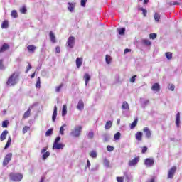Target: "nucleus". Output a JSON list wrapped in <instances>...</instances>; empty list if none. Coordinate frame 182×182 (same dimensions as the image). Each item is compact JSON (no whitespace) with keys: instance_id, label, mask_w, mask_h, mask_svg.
I'll return each instance as SVG.
<instances>
[{"instance_id":"1","label":"nucleus","mask_w":182,"mask_h":182,"mask_svg":"<svg viewBox=\"0 0 182 182\" xmlns=\"http://www.w3.org/2000/svg\"><path fill=\"white\" fill-rule=\"evenodd\" d=\"M19 77V74L17 73H14L11 75L8 78L6 85L7 86H15L16 83H18V78Z\"/></svg>"},{"instance_id":"2","label":"nucleus","mask_w":182,"mask_h":182,"mask_svg":"<svg viewBox=\"0 0 182 182\" xmlns=\"http://www.w3.org/2000/svg\"><path fill=\"white\" fill-rule=\"evenodd\" d=\"M83 129V127L80 125H77L74 127L73 130L70 132L71 136L73 137H79L82 133V129Z\"/></svg>"},{"instance_id":"3","label":"nucleus","mask_w":182,"mask_h":182,"mask_svg":"<svg viewBox=\"0 0 182 182\" xmlns=\"http://www.w3.org/2000/svg\"><path fill=\"white\" fill-rule=\"evenodd\" d=\"M9 176L10 180H12L13 181H21V180L23 178V175L18 173H11Z\"/></svg>"},{"instance_id":"4","label":"nucleus","mask_w":182,"mask_h":182,"mask_svg":"<svg viewBox=\"0 0 182 182\" xmlns=\"http://www.w3.org/2000/svg\"><path fill=\"white\" fill-rule=\"evenodd\" d=\"M11 160H12V153H9L4 159L3 167H6V166H8V164L9 163V161H11Z\"/></svg>"},{"instance_id":"5","label":"nucleus","mask_w":182,"mask_h":182,"mask_svg":"<svg viewBox=\"0 0 182 182\" xmlns=\"http://www.w3.org/2000/svg\"><path fill=\"white\" fill-rule=\"evenodd\" d=\"M67 46L68 48H70V49L73 48V46H75V37L70 36L67 41Z\"/></svg>"},{"instance_id":"6","label":"nucleus","mask_w":182,"mask_h":182,"mask_svg":"<svg viewBox=\"0 0 182 182\" xmlns=\"http://www.w3.org/2000/svg\"><path fill=\"white\" fill-rule=\"evenodd\" d=\"M176 170L177 167L173 166L168 172V178H173L174 177V174H176Z\"/></svg>"},{"instance_id":"7","label":"nucleus","mask_w":182,"mask_h":182,"mask_svg":"<svg viewBox=\"0 0 182 182\" xmlns=\"http://www.w3.org/2000/svg\"><path fill=\"white\" fill-rule=\"evenodd\" d=\"M144 164L146 165V167H152V166L154 165V159L147 158L145 159Z\"/></svg>"},{"instance_id":"8","label":"nucleus","mask_w":182,"mask_h":182,"mask_svg":"<svg viewBox=\"0 0 182 182\" xmlns=\"http://www.w3.org/2000/svg\"><path fill=\"white\" fill-rule=\"evenodd\" d=\"M140 161L139 157H135L134 159L129 161L128 165L130 167H134V166H136L137 164V162Z\"/></svg>"},{"instance_id":"9","label":"nucleus","mask_w":182,"mask_h":182,"mask_svg":"<svg viewBox=\"0 0 182 182\" xmlns=\"http://www.w3.org/2000/svg\"><path fill=\"white\" fill-rule=\"evenodd\" d=\"M143 132L145 134L146 139H150L151 137V131H150L149 127H144Z\"/></svg>"},{"instance_id":"10","label":"nucleus","mask_w":182,"mask_h":182,"mask_svg":"<svg viewBox=\"0 0 182 182\" xmlns=\"http://www.w3.org/2000/svg\"><path fill=\"white\" fill-rule=\"evenodd\" d=\"M63 147H65V145L60 143L53 144V149L55 150H62Z\"/></svg>"},{"instance_id":"11","label":"nucleus","mask_w":182,"mask_h":182,"mask_svg":"<svg viewBox=\"0 0 182 182\" xmlns=\"http://www.w3.org/2000/svg\"><path fill=\"white\" fill-rule=\"evenodd\" d=\"M58 116V107L56 105L54 106V110L52 116V122H56V117Z\"/></svg>"},{"instance_id":"12","label":"nucleus","mask_w":182,"mask_h":182,"mask_svg":"<svg viewBox=\"0 0 182 182\" xmlns=\"http://www.w3.org/2000/svg\"><path fill=\"white\" fill-rule=\"evenodd\" d=\"M75 63L77 68L79 69L80 66H82V64L83 63V58H77L75 60Z\"/></svg>"},{"instance_id":"13","label":"nucleus","mask_w":182,"mask_h":182,"mask_svg":"<svg viewBox=\"0 0 182 182\" xmlns=\"http://www.w3.org/2000/svg\"><path fill=\"white\" fill-rule=\"evenodd\" d=\"M85 107V103H83V101L82 100H80L77 105V110H82Z\"/></svg>"},{"instance_id":"14","label":"nucleus","mask_w":182,"mask_h":182,"mask_svg":"<svg viewBox=\"0 0 182 182\" xmlns=\"http://www.w3.org/2000/svg\"><path fill=\"white\" fill-rule=\"evenodd\" d=\"M6 136H8V130L6 129L0 135L1 141H4V140H6Z\"/></svg>"},{"instance_id":"15","label":"nucleus","mask_w":182,"mask_h":182,"mask_svg":"<svg viewBox=\"0 0 182 182\" xmlns=\"http://www.w3.org/2000/svg\"><path fill=\"white\" fill-rule=\"evenodd\" d=\"M27 50L30 53H35V50H36V46H33V45H30L27 47Z\"/></svg>"},{"instance_id":"16","label":"nucleus","mask_w":182,"mask_h":182,"mask_svg":"<svg viewBox=\"0 0 182 182\" xmlns=\"http://www.w3.org/2000/svg\"><path fill=\"white\" fill-rule=\"evenodd\" d=\"M9 49V45L7 43L3 44V46L0 48V53H2Z\"/></svg>"},{"instance_id":"17","label":"nucleus","mask_w":182,"mask_h":182,"mask_svg":"<svg viewBox=\"0 0 182 182\" xmlns=\"http://www.w3.org/2000/svg\"><path fill=\"white\" fill-rule=\"evenodd\" d=\"M151 90L154 92H159V91H160V85L159 83H154L152 85Z\"/></svg>"},{"instance_id":"18","label":"nucleus","mask_w":182,"mask_h":182,"mask_svg":"<svg viewBox=\"0 0 182 182\" xmlns=\"http://www.w3.org/2000/svg\"><path fill=\"white\" fill-rule=\"evenodd\" d=\"M122 110H130V107L129 106V103L127 102L124 101L122 102Z\"/></svg>"},{"instance_id":"19","label":"nucleus","mask_w":182,"mask_h":182,"mask_svg":"<svg viewBox=\"0 0 182 182\" xmlns=\"http://www.w3.org/2000/svg\"><path fill=\"white\" fill-rule=\"evenodd\" d=\"M49 35H50V39L52 43H56V37L55 36V34L53 33V32L50 31Z\"/></svg>"},{"instance_id":"20","label":"nucleus","mask_w":182,"mask_h":182,"mask_svg":"<svg viewBox=\"0 0 182 182\" xmlns=\"http://www.w3.org/2000/svg\"><path fill=\"white\" fill-rule=\"evenodd\" d=\"M83 79L85 82V85H87V83H89V81L90 80V75H89V73H85L84 75Z\"/></svg>"},{"instance_id":"21","label":"nucleus","mask_w":182,"mask_h":182,"mask_svg":"<svg viewBox=\"0 0 182 182\" xmlns=\"http://www.w3.org/2000/svg\"><path fill=\"white\" fill-rule=\"evenodd\" d=\"M102 137H103L104 143H107V141H109V140H110V134H104L102 135Z\"/></svg>"},{"instance_id":"22","label":"nucleus","mask_w":182,"mask_h":182,"mask_svg":"<svg viewBox=\"0 0 182 182\" xmlns=\"http://www.w3.org/2000/svg\"><path fill=\"white\" fill-rule=\"evenodd\" d=\"M112 126H113V122L112 121H107L105 127V130H109V129L112 128Z\"/></svg>"},{"instance_id":"23","label":"nucleus","mask_w":182,"mask_h":182,"mask_svg":"<svg viewBox=\"0 0 182 182\" xmlns=\"http://www.w3.org/2000/svg\"><path fill=\"white\" fill-rule=\"evenodd\" d=\"M9 26V23L8 22V20L4 21L1 24V28L6 29Z\"/></svg>"},{"instance_id":"24","label":"nucleus","mask_w":182,"mask_h":182,"mask_svg":"<svg viewBox=\"0 0 182 182\" xmlns=\"http://www.w3.org/2000/svg\"><path fill=\"white\" fill-rule=\"evenodd\" d=\"M68 10L70 11V12H73L75 7L76 6V5L73 3H68Z\"/></svg>"},{"instance_id":"25","label":"nucleus","mask_w":182,"mask_h":182,"mask_svg":"<svg viewBox=\"0 0 182 182\" xmlns=\"http://www.w3.org/2000/svg\"><path fill=\"white\" fill-rule=\"evenodd\" d=\"M141 105L142 107H146V105H149V100L141 99Z\"/></svg>"},{"instance_id":"26","label":"nucleus","mask_w":182,"mask_h":182,"mask_svg":"<svg viewBox=\"0 0 182 182\" xmlns=\"http://www.w3.org/2000/svg\"><path fill=\"white\" fill-rule=\"evenodd\" d=\"M142 137H143V132H139L136 134V140H139L140 141H141Z\"/></svg>"},{"instance_id":"27","label":"nucleus","mask_w":182,"mask_h":182,"mask_svg":"<svg viewBox=\"0 0 182 182\" xmlns=\"http://www.w3.org/2000/svg\"><path fill=\"white\" fill-rule=\"evenodd\" d=\"M68 113V107L66 105H63V109H62V116H66Z\"/></svg>"},{"instance_id":"28","label":"nucleus","mask_w":182,"mask_h":182,"mask_svg":"<svg viewBox=\"0 0 182 182\" xmlns=\"http://www.w3.org/2000/svg\"><path fill=\"white\" fill-rule=\"evenodd\" d=\"M11 143H12V139L11 138V136H9L4 147L5 150H6V149H8L11 146Z\"/></svg>"},{"instance_id":"29","label":"nucleus","mask_w":182,"mask_h":182,"mask_svg":"<svg viewBox=\"0 0 182 182\" xmlns=\"http://www.w3.org/2000/svg\"><path fill=\"white\" fill-rule=\"evenodd\" d=\"M165 55L166 56V59H168V60H171V59H173V53L171 52L165 53Z\"/></svg>"},{"instance_id":"30","label":"nucleus","mask_w":182,"mask_h":182,"mask_svg":"<svg viewBox=\"0 0 182 182\" xmlns=\"http://www.w3.org/2000/svg\"><path fill=\"white\" fill-rule=\"evenodd\" d=\"M29 116H31V108H28V109L24 113L23 119H28Z\"/></svg>"},{"instance_id":"31","label":"nucleus","mask_w":182,"mask_h":182,"mask_svg":"<svg viewBox=\"0 0 182 182\" xmlns=\"http://www.w3.org/2000/svg\"><path fill=\"white\" fill-rule=\"evenodd\" d=\"M176 124L177 127H178V126L180 124V112H178L176 114Z\"/></svg>"},{"instance_id":"32","label":"nucleus","mask_w":182,"mask_h":182,"mask_svg":"<svg viewBox=\"0 0 182 182\" xmlns=\"http://www.w3.org/2000/svg\"><path fill=\"white\" fill-rule=\"evenodd\" d=\"M65 127H66V124H64L60 128V134H61V136H63V134H65Z\"/></svg>"},{"instance_id":"33","label":"nucleus","mask_w":182,"mask_h":182,"mask_svg":"<svg viewBox=\"0 0 182 182\" xmlns=\"http://www.w3.org/2000/svg\"><path fill=\"white\" fill-rule=\"evenodd\" d=\"M105 60H106V63H107V65H110V63H112V57H110V55H107L105 56Z\"/></svg>"},{"instance_id":"34","label":"nucleus","mask_w":182,"mask_h":182,"mask_svg":"<svg viewBox=\"0 0 182 182\" xmlns=\"http://www.w3.org/2000/svg\"><path fill=\"white\" fill-rule=\"evenodd\" d=\"M50 156V152L46 151L44 153L42 156L43 160H46L47 157H49Z\"/></svg>"},{"instance_id":"35","label":"nucleus","mask_w":182,"mask_h":182,"mask_svg":"<svg viewBox=\"0 0 182 182\" xmlns=\"http://www.w3.org/2000/svg\"><path fill=\"white\" fill-rule=\"evenodd\" d=\"M90 157L92 159H97V152L96 151H92L90 153Z\"/></svg>"},{"instance_id":"36","label":"nucleus","mask_w":182,"mask_h":182,"mask_svg":"<svg viewBox=\"0 0 182 182\" xmlns=\"http://www.w3.org/2000/svg\"><path fill=\"white\" fill-rule=\"evenodd\" d=\"M120 136H122V134H120V132H117L114 136V140H120Z\"/></svg>"},{"instance_id":"37","label":"nucleus","mask_w":182,"mask_h":182,"mask_svg":"<svg viewBox=\"0 0 182 182\" xmlns=\"http://www.w3.org/2000/svg\"><path fill=\"white\" fill-rule=\"evenodd\" d=\"M139 11H142V14L144 15V17L147 16V10H146L143 7H141L139 9Z\"/></svg>"},{"instance_id":"38","label":"nucleus","mask_w":182,"mask_h":182,"mask_svg":"<svg viewBox=\"0 0 182 182\" xmlns=\"http://www.w3.org/2000/svg\"><path fill=\"white\" fill-rule=\"evenodd\" d=\"M53 133V129H50L47 130V132H46V136H52Z\"/></svg>"},{"instance_id":"39","label":"nucleus","mask_w":182,"mask_h":182,"mask_svg":"<svg viewBox=\"0 0 182 182\" xmlns=\"http://www.w3.org/2000/svg\"><path fill=\"white\" fill-rule=\"evenodd\" d=\"M119 35H124V33L126 32V28H122L118 29Z\"/></svg>"},{"instance_id":"40","label":"nucleus","mask_w":182,"mask_h":182,"mask_svg":"<svg viewBox=\"0 0 182 182\" xmlns=\"http://www.w3.org/2000/svg\"><path fill=\"white\" fill-rule=\"evenodd\" d=\"M144 45H146V46H150V45H151V42H150V41L147 40V39H144L142 41Z\"/></svg>"},{"instance_id":"41","label":"nucleus","mask_w":182,"mask_h":182,"mask_svg":"<svg viewBox=\"0 0 182 182\" xmlns=\"http://www.w3.org/2000/svg\"><path fill=\"white\" fill-rule=\"evenodd\" d=\"M137 119H135L132 124H131V129H134V127H136V126H137Z\"/></svg>"},{"instance_id":"42","label":"nucleus","mask_w":182,"mask_h":182,"mask_svg":"<svg viewBox=\"0 0 182 182\" xmlns=\"http://www.w3.org/2000/svg\"><path fill=\"white\" fill-rule=\"evenodd\" d=\"M154 19L156 22H159V21H160V14H159L158 13H155Z\"/></svg>"},{"instance_id":"43","label":"nucleus","mask_w":182,"mask_h":182,"mask_svg":"<svg viewBox=\"0 0 182 182\" xmlns=\"http://www.w3.org/2000/svg\"><path fill=\"white\" fill-rule=\"evenodd\" d=\"M28 130H31V127H28V126H25L23 128V134H25V133L28 132Z\"/></svg>"},{"instance_id":"44","label":"nucleus","mask_w":182,"mask_h":182,"mask_svg":"<svg viewBox=\"0 0 182 182\" xmlns=\"http://www.w3.org/2000/svg\"><path fill=\"white\" fill-rule=\"evenodd\" d=\"M11 16L13 18H16L18 16V12L16 11V10H13L11 11Z\"/></svg>"},{"instance_id":"45","label":"nucleus","mask_w":182,"mask_h":182,"mask_svg":"<svg viewBox=\"0 0 182 182\" xmlns=\"http://www.w3.org/2000/svg\"><path fill=\"white\" fill-rule=\"evenodd\" d=\"M36 87H38V89H39V87H41V77H38L37 79Z\"/></svg>"},{"instance_id":"46","label":"nucleus","mask_w":182,"mask_h":182,"mask_svg":"<svg viewBox=\"0 0 182 182\" xmlns=\"http://www.w3.org/2000/svg\"><path fill=\"white\" fill-rule=\"evenodd\" d=\"M8 124H9V122L8 120L4 121L2 122V127L6 128L8 127Z\"/></svg>"},{"instance_id":"47","label":"nucleus","mask_w":182,"mask_h":182,"mask_svg":"<svg viewBox=\"0 0 182 182\" xmlns=\"http://www.w3.org/2000/svg\"><path fill=\"white\" fill-rule=\"evenodd\" d=\"M20 12L21 14H26V7L23 6L22 8L20 9Z\"/></svg>"},{"instance_id":"48","label":"nucleus","mask_w":182,"mask_h":182,"mask_svg":"<svg viewBox=\"0 0 182 182\" xmlns=\"http://www.w3.org/2000/svg\"><path fill=\"white\" fill-rule=\"evenodd\" d=\"M94 136H95V134L93 133V132H90L87 134V137L89 139H93Z\"/></svg>"},{"instance_id":"49","label":"nucleus","mask_w":182,"mask_h":182,"mask_svg":"<svg viewBox=\"0 0 182 182\" xmlns=\"http://www.w3.org/2000/svg\"><path fill=\"white\" fill-rule=\"evenodd\" d=\"M104 164H105V167H109V164H110V162H109V160L107 159H105L104 160Z\"/></svg>"},{"instance_id":"50","label":"nucleus","mask_w":182,"mask_h":182,"mask_svg":"<svg viewBox=\"0 0 182 182\" xmlns=\"http://www.w3.org/2000/svg\"><path fill=\"white\" fill-rule=\"evenodd\" d=\"M150 39H156L157 38V34L156 33H151L149 34Z\"/></svg>"},{"instance_id":"51","label":"nucleus","mask_w":182,"mask_h":182,"mask_svg":"<svg viewBox=\"0 0 182 182\" xmlns=\"http://www.w3.org/2000/svg\"><path fill=\"white\" fill-rule=\"evenodd\" d=\"M107 151H113V150H114V147H113L110 145H108L107 146Z\"/></svg>"},{"instance_id":"52","label":"nucleus","mask_w":182,"mask_h":182,"mask_svg":"<svg viewBox=\"0 0 182 182\" xmlns=\"http://www.w3.org/2000/svg\"><path fill=\"white\" fill-rule=\"evenodd\" d=\"M168 89L171 90V92H173L174 89H176V86H174L173 84L169 85Z\"/></svg>"},{"instance_id":"53","label":"nucleus","mask_w":182,"mask_h":182,"mask_svg":"<svg viewBox=\"0 0 182 182\" xmlns=\"http://www.w3.org/2000/svg\"><path fill=\"white\" fill-rule=\"evenodd\" d=\"M136 75H134V76H132V77H131V79H130L131 83H134V82H136Z\"/></svg>"},{"instance_id":"54","label":"nucleus","mask_w":182,"mask_h":182,"mask_svg":"<svg viewBox=\"0 0 182 182\" xmlns=\"http://www.w3.org/2000/svg\"><path fill=\"white\" fill-rule=\"evenodd\" d=\"M63 87V84H60L59 86H58L55 89L56 92H60V89Z\"/></svg>"},{"instance_id":"55","label":"nucleus","mask_w":182,"mask_h":182,"mask_svg":"<svg viewBox=\"0 0 182 182\" xmlns=\"http://www.w3.org/2000/svg\"><path fill=\"white\" fill-rule=\"evenodd\" d=\"M180 1L181 0H178V1H174L173 3H169V5H180Z\"/></svg>"},{"instance_id":"56","label":"nucleus","mask_w":182,"mask_h":182,"mask_svg":"<svg viewBox=\"0 0 182 182\" xmlns=\"http://www.w3.org/2000/svg\"><path fill=\"white\" fill-rule=\"evenodd\" d=\"M60 141V136H58L56 137L53 144H57V143H59Z\"/></svg>"},{"instance_id":"57","label":"nucleus","mask_w":182,"mask_h":182,"mask_svg":"<svg viewBox=\"0 0 182 182\" xmlns=\"http://www.w3.org/2000/svg\"><path fill=\"white\" fill-rule=\"evenodd\" d=\"M86 2L87 0H81V6H86Z\"/></svg>"},{"instance_id":"58","label":"nucleus","mask_w":182,"mask_h":182,"mask_svg":"<svg viewBox=\"0 0 182 182\" xmlns=\"http://www.w3.org/2000/svg\"><path fill=\"white\" fill-rule=\"evenodd\" d=\"M98 168H99V166H96L95 167L92 168L91 169L90 168V171H97V170H98Z\"/></svg>"},{"instance_id":"59","label":"nucleus","mask_w":182,"mask_h":182,"mask_svg":"<svg viewBox=\"0 0 182 182\" xmlns=\"http://www.w3.org/2000/svg\"><path fill=\"white\" fill-rule=\"evenodd\" d=\"M0 69H4V60H0Z\"/></svg>"},{"instance_id":"60","label":"nucleus","mask_w":182,"mask_h":182,"mask_svg":"<svg viewBox=\"0 0 182 182\" xmlns=\"http://www.w3.org/2000/svg\"><path fill=\"white\" fill-rule=\"evenodd\" d=\"M31 69H32V65H31L30 64H28V65L27 66V70H26V73H28V72H29V70H31Z\"/></svg>"},{"instance_id":"61","label":"nucleus","mask_w":182,"mask_h":182,"mask_svg":"<svg viewBox=\"0 0 182 182\" xmlns=\"http://www.w3.org/2000/svg\"><path fill=\"white\" fill-rule=\"evenodd\" d=\"M56 53H60V47L58 46L55 48Z\"/></svg>"},{"instance_id":"62","label":"nucleus","mask_w":182,"mask_h":182,"mask_svg":"<svg viewBox=\"0 0 182 182\" xmlns=\"http://www.w3.org/2000/svg\"><path fill=\"white\" fill-rule=\"evenodd\" d=\"M117 181L123 182V177H117Z\"/></svg>"},{"instance_id":"63","label":"nucleus","mask_w":182,"mask_h":182,"mask_svg":"<svg viewBox=\"0 0 182 182\" xmlns=\"http://www.w3.org/2000/svg\"><path fill=\"white\" fill-rule=\"evenodd\" d=\"M147 151V147L146 146H144L143 149H142V153H146Z\"/></svg>"},{"instance_id":"64","label":"nucleus","mask_w":182,"mask_h":182,"mask_svg":"<svg viewBox=\"0 0 182 182\" xmlns=\"http://www.w3.org/2000/svg\"><path fill=\"white\" fill-rule=\"evenodd\" d=\"M46 150H48V148L47 147H44L41 149V153L43 154L45 153V151H46Z\"/></svg>"}]
</instances>
